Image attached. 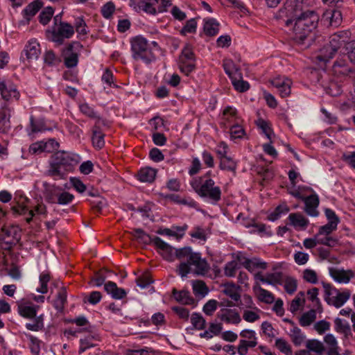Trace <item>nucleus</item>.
<instances>
[{
  "mask_svg": "<svg viewBox=\"0 0 355 355\" xmlns=\"http://www.w3.org/2000/svg\"><path fill=\"white\" fill-rule=\"evenodd\" d=\"M74 34L73 27L67 22H60L57 31L52 33V41L60 45L64 39H69Z\"/></svg>",
  "mask_w": 355,
  "mask_h": 355,
  "instance_id": "10",
  "label": "nucleus"
},
{
  "mask_svg": "<svg viewBox=\"0 0 355 355\" xmlns=\"http://www.w3.org/2000/svg\"><path fill=\"white\" fill-rule=\"evenodd\" d=\"M234 89L239 92H244L249 89L250 85L247 81L243 80L241 73H236V77L232 80Z\"/></svg>",
  "mask_w": 355,
  "mask_h": 355,
  "instance_id": "32",
  "label": "nucleus"
},
{
  "mask_svg": "<svg viewBox=\"0 0 355 355\" xmlns=\"http://www.w3.org/2000/svg\"><path fill=\"white\" fill-rule=\"evenodd\" d=\"M30 125L31 128V132H42L45 130V124L43 120H35L33 116L30 118Z\"/></svg>",
  "mask_w": 355,
  "mask_h": 355,
  "instance_id": "61",
  "label": "nucleus"
},
{
  "mask_svg": "<svg viewBox=\"0 0 355 355\" xmlns=\"http://www.w3.org/2000/svg\"><path fill=\"white\" fill-rule=\"evenodd\" d=\"M223 68L225 73L229 76L231 80L236 77V73H241L239 68L231 60H226L223 63Z\"/></svg>",
  "mask_w": 355,
  "mask_h": 355,
  "instance_id": "37",
  "label": "nucleus"
},
{
  "mask_svg": "<svg viewBox=\"0 0 355 355\" xmlns=\"http://www.w3.org/2000/svg\"><path fill=\"white\" fill-rule=\"evenodd\" d=\"M79 109L81 113L86 116L90 119H97L98 121L100 120V117L98 116L97 112H96L94 108L91 107L88 103H84L80 104Z\"/></svg>",
  "mask_w": 355,
  "mask_h": 355,
  "instance_id": "45",
  "label": "nucleus"
},
{
  "mask_svg": "<svg viewBox=\"0 0 355 355\" xmlns=\"http://www.w3.org/2000/svg\"><path fill=\"white\" fill-rule=\"evenodd\" d=\"M173 294L174 298L182 304H191L193 302V299L191 297L189 291H181L178 292L174 289Z\"/></svg>",
  "mask_w": 355,
  "mask_h": 355,
  "instance_id": "35",
  "label": "nucleus"
},
{
  "mask_svg": "<svg viewBox=\"0 0 355 355\" xmlns=\"http://www.w3.org/2000/svg\"><path fill=\"white\" fill-rule=\"evenodd\" d=\"M157 171L153 168H141L138 173V180L143 182H153L155 178Z\"/></svg>",
  "mask_w": 355,
  "mask_h": 355,
  "instance_id": "28",
  "label": "nucleus"
},
{
  "mask_svg": "<svg viewBox=\"0 0 355 355\" xmlns=\"http://www.w3.org/2000/svg\"><path fill=\"white\" fill-rule=\"evenodd\" d=\"M306 347L309 352H313L318 354H322V352L324 351L323 344L320 341L315 339L307 340Z\"/></svg>",
  "mask_w": 355,
  "mask_h": 355,
  "instance_id": "42",
  "label": "nucleus"
},
{
  "mask_svg": "<svg viewBox=\"0 0 355 355\" xmlns=\"http://www.w3.org/2000/svg\"><path fill=\"white\" fill-rule=\"evenodd\" d=\"M42 3L40 1H35L29 3L24 10V15L25 18L28 21L30 19L34 16L39 10L42 8Z\"/></svg>",
  "mask_w": 355,
  "mask_h": 355,
  "instance_id": "30",
  "label": "nucleus"
},
{
  "mask_svg": "<svg viewBox=\"0 0 355 355\" xmlns=\"http://www.w3.org/2000/svg\"><path fill=\"white\" fill-rule=\"evenodd\" d=\"M83 45L78 42H72L62 50L64 63L67 68H73L78 63Z\"/></svg>",
  "mask_w": 355,
  "mask_h": 355,
  "instance_id": "7",
  "label": "nucleus"
},
{
  "mask_svg": "<svg viewBox=\"0 0 355 355\" xmlns=\"http://www.w3.org/2000/svg\"><path fill=\"white\" fill-rule=\"evenodd\" d=\"M153 244L159 250V253L164 259L168 261H173L175 260L178 249L173 248L158 236L154 237Z\"/></svg>",
  "mask_w": 355,
  "mask_h": 355,
  "instance_id": "12",
  "label": "nucleus"
},
{
  "mask_svg": "<svg viewBox=\"0 0 355 355\" xmlns=\"http://www.w3.org/2000/svg\"><path fill=\"white\" fill-rule=\"evenodd\" d=\"M288 220L289 225L294 227L295 229L306 230L309 221L301 213H292L290 214Z\"/></svg>",
  "mask_w": 355,
  "mask_h": 355,
  "instance_id": "22",
  "label": "nucleus"
},
{
  "mask_svg": "<svg viewBox=\"0 0 355 355\" xmlns=\"http://www.w3.org/2000/svg\"><path fill=\"white\" fill-rule=\"evenodd\" d=\"M219 31V24L214 19H209L205 21L204 31L207 35L213 36L216 35Z\"/></svg>",
  "mask_w": 355,
  "mask_h": 355,
  "instance_id": "36",
  "label": "nucleus"
},
{
  "mask_svg": "<svg viewBox=\"0 0 355 355\" xmlns=\"http://www.w3.org/2000/svg\"><path fill=\"white\" fill-rule=\"evenodd\" d=\"M199 252L193 251L191 247H184L177 250L176 259L180 263L178 265L176 272L182 277H185L189 274L188 266Z\"/></svg>",
  "mask_w": 355,
  "mask_h": 355,
  "instance_id": "6",
  "label": "nucleus"
},
{
  "mask_svg": "<svg viewBox=\"0 0 355 355\" xmlns=\"http://www.w3.org/2000/svg\"><path fill=\"white\" fill-rule=\"evenodd\" d=\"M54 160L64 168V171H71L78 163V157L65 152H58L55 154Z\"/></svg>",
  "mask_w": 355,
  "mask_h": 355,
  "instance_id": "9",
  "label": "nucleus"
},
{
  "mask_svg": "<svg viewBox=\"0 0 355 355\" xmlns=\"http://www.w3.org/2000/svg\"><path fill=\"white\" fill-rule=\"evenodd\" d=\"M53 15V10L51 7L46 8L44 10H43L39 16V20L41 24L43 25L47 24L51 20L52 16Z\"/></svg>",
  "mask_w": 355,
  "mask_h": 355,
  "instance_id": "63",
  "label": "nucleus"
},
{
  "mask_svg": "<svg viewBox=\"0 0 355 355\" xmlns=\"http://www.w3.org/2000/svg\"><path fill=\"white\" fill-rule=\"evenodd\" d=\"M240 265L236 261L227 262L224 268V274L226 277H233L239 269Z\"/></svg>",
  "mask_w": 355,
  "mask_h": 355,
  "instance_id": "50",
  "label": "nucleus"
},
{
  "mask_svg": "<svg viewBox=\"0 0 355 355\" xmlns=\"http://www.w3.org/2000/svg\"><path fill=\"white\" fill-rule=\"evenodd\" d=\"M316 319V310L312 309L303 313L300 318L299 322L302 327L311 325Z\"/></svg>",
  "mask_w": 355,
  "mask_h": 355,
  "instance_id": "34",
  "label": "nucleus"
},
{
  "mask_svg": "<svg viewBox=\"0 0 355 355\" xmlns=\"http://www.w3.org/2000/svg\"><path fill=\"white\" fill-rule=\"evenodd\" d=\"M218 318L228 324H237L241 322L239 313L234 309H225L218 314Z\"/></svg>",
  "mask_w": 355,
  "mask_h": 355,
  "instance_id": "21",
  "label": "nucleus"
},
{
  "mask_svg": "<svg viewBox=\"0 0 355 355\" xmlns=\"http://www.w3.org/2000/svg\"><path fill=\"white\" fill-rule=\"evenodd\" d=\"M191 322L194 327V328L197 329H203L205 327V320L203 317L197 313L192 314L191 318Z\"/></svg>",
  "mask_w": 355,
  "mask_h": 355,
  "instance_id": "58",
  "label": "nucleus"
},
{
  "mask_svg": "<svg viewBox=\"0 0 355 355\" xmlns=\"http://www.w3.org/2000/svg\"><path fill=\"white\" fill-rule=\"evenodd\" d=\"M318 292L319 291L317 288H313L307 291V295L309 296V299L313 302V306L315 307L319 312H321L322 306L320 301L318 297Z\"/></svg>",
  "mask_w": 355,
  "mask_h": 355,
  "instance_id": "53",
  "label": "nucleus"
},
{
  "mask_svg": "<svg viewBox=\"0 0 355 355\" xmlns=\"http://www.w3.org/2000/svg\"><path fill=\"white\" fill-rule=\"evenodd\" d=\"M129 4L136 11L142 10L150 15H156L158 12L157 8L155 7V3L153 0H149V1H140L137 4L135 0H130Z\"/></svg>",
  "mask_w": 355,
  "mask_h": 355,
  "instance_id": "20",
  "label": "nucleus"
},
{
  "mask_svg": "<svg viewBox=\"0 0 355 355\" xmlns=\"http://www.w3.org/2000/svg\"><path fill=\"white\" fill-rule=\"evenodd\" d=\"M44 63L49 66H55L60 62V60L56 57L51 50L47 51L44 55Z\"/></svg>",
  "mask_w": 355,
  "mask_h": 355,
  "instance_id": "60",
  "label": "nucleus"
},
{
  "mask_svg": "<svg viewBox=\"0 0 355 355\" xmlns=\"http://www.w3.org/2000/svg\"><path fill=\"white\" fill-rule=\"evenodd\" d=\"M73 194L64 191L62 188L55 203L61 205H69L73 201Z\"/></svg>",
  "mask_w": 355,
  "mask_h": 355,
  "instance_id": "54",
  "label": "nucleus"
},
{
  "mask_svg": "<svg viewBox=\"0 0 355 355\" xmlns=\"http://www.w3.org/2000/svg\"><path fill=\"white\" fill-rule=\"evenodd\" d=\"M67 171H64V168L60 165L58 164L54 160V163L51 165L50 170L49 171V175L56 178H64Z\"/></svg>",
  "mask_w": 355,
  "mask_h": 355,
  "instance_id": "44",
  "label": "nucleus"
},
{
  "mask_svg": "<svg viewBox=\"0 0 355 355\" xmlns=\"http://www.w3.org/2000/svg\"><path fill=\"white\" fill-rule=\"evenodd\" d=\"M67 302V291L64 288H62L58 295L56 299L54 300L53 306L58 311H62L64 309V304Z\"/></svg>",
  "mask_w": 355,
  "mask_h": 355,
  "instance_id": "39",
  "label": "nucleus"
},
{
  "mask_svg": "<svg viewBox=\"0 0 355 355\" xmlns=\"http://www.w3.org/2000/svg\"><path fill=\"white\" fill-rule=\"evenodd\" d=\"M292 341L296 346H300L304 340V336L302 334L300 328L297 326H294V327L291 330L290 334Z\"/></svg>",
  "mask_w": 355,
  "mask_h": 355,
  "instance_id": "48",
  "label": "nucleus"
},
{
  "mask_svg": "<svg viewBox=\"0 0 355 355\" xmlns=\"http://www.w3.org/2000/svg\"><path fill=\"white\" fill-rule=\"evenodd\" d=\"M329 274L336 282L344 284L348 283L354 276V272L351 270H345L334 268H329Z\"/></svg>",
  "mask_w": 355,
  "mask_h": 355,
  "instance_id": "19",
  "label": "nucleus"
},
{
  "mask_svg": "<svg viewBox=\"0 0 355 355\" xmlns=\"http://www.w3.org/2000/svg\"><path fill=\"white\" fill-rule=\"evenodd\" d=\"M276 347L286 355H292L293 352L291 345L284 338H277L275 340Z\"/></svg>",
  "mask_w": 355,
  "mask_h": 355,
  "instance_id": "52",
  "label": "nucleus"
},
{
  "mask_svg": "<svg viewBox=\"0 0 355 355\" xmlns=\"http://www.w3.org/2000/svg\"><path fill=\"white\" fill-rule=\"evenodd\" d=\"M293 19L295 20L293 27V39L298 43H303L316 28L319 16L315 11L306 10L300 15L294 17Z\"/></svg>",
  "mask_w": 355,
  "mask_h": 355,
  "instance_id": "1",
  "label": "nucleus"
},
{
  "mask_svg": "<svg viewBox=\"0 0 355 355\" xmlns=\"http://www.w3.org/2000/svg\"><path fill=\"white\" fill-rule=\"evenodd\" d=\"M324 291V300L329 304V302L331 301L333 296H335L338 290L329 283H322Z\"/></svg>",
  "mask_w": 355,
  "mask_h": 355,
  "instance_id": "55",
  "label": "nucleus"
},
{
  "mask_svg": "<svg viewBox=\"0 0 355 355\" xmlns=\"http://www.w3.org/2000/svg\"><path fill=\"white\" fill-rule=\"evenodd\" d=\"M350 297V292L349 291H345L342 293H340L338 291L335 296H333L331 301L329 302V305H333L336 308L341 307L349 299Z\"/></svg>",
  "mask_w": 355,
  "mask_h": 355,
  "instance_id": "27",
  "label": "nucleus"
},
{
  "mask_svg": "<svg viewBox=\"0 0 355 355\" xmlns=\"http://www.w3.org/2000/svg\"><path fill=\"white\" fill-rule=\"evenodd\" d=\"M40 306L35 304L22 303L18 305V313L21 317L27 319H33L31 322H27L25 324L28 330L39 331L44 328V315L42 313L37 315Z\"/></svg>",
  "mask_w": 355,
  "mask_h": 355,
  "instance_id": "3",
  "label": "nucleus"
},
{
  "mask_svg": "<svg viewBox=\"0 0 355 355\" xmlns=\"http://www.w3.org/2000/svg\"><path fill=\"white\" fill-rule=\"evenodd\" d=\"M304 0H286L284 6L275 14L277 19L282 21L286 26L293 25L294 17L304 12Z\"/></svg>",
  "mask_w": 355,
  "mask_h": 355,
  "instance_id": "4",
  "label": "nucleus"
},
{
  "mask_svg": "<svg viewBox=\"0 0 355 355\" xmlns=\"http://www.w3.org/2000/svg\"><path fill=\"white\" fill-rule=\"evenodd\" d=\"M25 55L26 59L28 62H32L37 60L40 54V44L35 40H31L25 46L21 55V58L24 59L23 55Z\"/></svg>",
  "mask_w": 355,
  "mask_h": 355,
  "instance_id": "15",
  "label": "nucleus"
},
{
  "mask_svg": "<svg viewBox=\"0 0 355 355\" xmlns=\"http://www.w3.org/2000/svg\"><path fill=\"white\" fill-rule=\"evenodd\" d=\"M132 235L139 243L144 244L153 243L154 237L152 238L141 229H135L132 232Z\"/></svg>",
  "mask_w": 355,
  "mask_h": 355,
  "instance_id": "38",
  "label": "nucleus"
},
{
  "mask_svg": "<svg viewBox=\"0 0 355 355\" xmlns=\"http://www.w3.org/2000/svg\"><path fill=\"white\" fill-rule=\"evenodd\" d=\"M290 211L288 207L286 204H282L277 206L274 211L270 214L268 219L271 221L277 220L282 214L288 213Z\"/></svg>",
  "mask_w": 355,
  "mask_h": 355,
  "instance_id": "49",
  "label": "nucleus"
},
{
  "mask_svg": "<svg viewBox=\"0 0 355 355\" xmlns=\"http://www.w3.org/2000/svg\"><path fill=\"white\" fill-rule=\"evenodd\" d=\"M335 329L337 332L345 334V336H348L351 334V328L349 323L340 318H336L334 321Z\"/></svg>",
  "mask_w": 355,
  "mask_h": 355,
  "instance_id": "40",
  "label": "nucleus"
},
{
  "mask_svg": "<svg viewBox=\"0 0 355 355\" xmlns=\"http://www.w3.org/2000/svg\"><path fill=\"white\" fill-rule=\"evenodd\" d=\"M189 273H193L196 275L204 276L210 270L209 264L205 259L202 258L201 254L199 252L198 255L188 266Z\"/></svg>",
  "mask_w": 355,
  "mask_h": 355,
  "instance_id": "11",
  "label": "nucleus"
},
{
  "mask_svg": "<svg viewBox=\"0 0 355 355\" xmlns=\"http://www.w3.org/2000/svg\"><path fill=\"white\" fill-rule=\"evenodd\" d=\"M271 84L277 88L279 95L282 97H287L291 94V80L284 77H277L272 80Z\"/></svg>",
  "mask_w": 355,
  "mask_h": 355,
  "instance_id": "16",
  "label": "nucleus"
},
{
  "mask_svg": "<svg viewBox=\"0 0 355 355\" xmlns=\"http://www.w3.org/2000/svg\"><path fill=\"white\" fill-rule=\"evenodd\" d=\"M223 293L232 300L239 302L241 300V287L234 282H227L223 284Z\"/></svg>",
  "mask_w": 355,
  "mask_h": 355,
  "instance_id": "25",
  "label": "nucleus"
},
{
  "mask_svg": "<svg viewBox=\"0 0 355 355\" xmlns=\"http://www.w3.org/2000/svg\"><path fill=\"white\" fill-rule=\"evenodd\" d=\"M193 291L195 295L201 297L205 296L209 292L207 285L201 280H196L193 282Z\"/></svg>",
  "mask_w": 355,
  "mask_h": 355,
  "instance_id": "41",
  "label": "nucleus"
},
{
  "mask_svg": "<svg viewBox=\"0 0 355 355\" xmlns=\"http://www.w3.org/2000/svg\"><path fill=\"white\" fill-rule=\"evenodd\" d=\"M180 61L182 60H194L195 56L192 48L189 44H187L182 51L180 56Z\"/></svg>",
  "mask_w": 355,
  "mask_h": 355,
  "instance_id": "62",
  "label": "nucleus"
},
{
  "mask_svg": "<svg viewBox=\"0 0 355 355\" xmlns=\"http://www.w3.org/2000/svg\"><path fill=\"white\" fill-rule=\"evenodd\" d=\"M51 279V276L49 272H42L40 275V286L36 289L37 293L45 294L48 292V283Z\"/></svg>",
  "mask_w": 355,
  "mask_h": 355,
  "instance_id": "43",
  "label": "nucleus"
},
{
  "mask_svg": "<svg viewBox=\"0 0 355 355\" xmlns=\"http://www.w3.org/2000/svg\"><path fill=\"white\" fill-rule=\"evenodd\" d=\"M304 202V211L309 216H318L319 212L317 209L319 205V198L316 194H312L309 196L304 197L302 200Z\"/></svg>",
  "mask_w": 355,
  "mask_h": 355,
  "instance_id": "18",
  "label": "nucleus"
},
{
  "mask_svg": "<svg viewBox=\"0 0 355 355\" xmlns=\"http://www.w3.org/2000/svg\"><path fill=\"white\" fill-rule=\"evenodd\" d=\"M30 340L29 347L33 355H40L41 341L36 337L26 334Z\"/></svg>",
  "mask_w": 355,
  "mask_h": 355,
  "instance_id": "56",
  "label": "nucleus"
},
{
  "mask_svg": "<svg viewBox=\"0 0 355 355\" xmlns=\"http://www.w3.org/2000/svg\"><path fill=\"white\" fill-rule=\"evenodd\" d=\"M0 94L6 101L19 100L20 94L15 85L10 81H6L0 78Z\"/></svg>",
  "mask_w": 355,
  "mask_h": 355,
  "instance_id": "13",
  "label": "nucleus"
},
{
  "mask_svg": "<svg viewBox=\"0 0 355 355\" xmlns=\"http://www.w3.org/2000/svg\"><path fill=\"white\" fill-rule=\"evenodd\" d=\"M205 178V176L193 178L190 183L191 186L200 198L216 205L221 199V189L215 185V182L212 179Z\"/></svg>",
  "mask_w": 355,
  "mask_h": 355,
  "instance_id": "2",
  "label": "nucleus"
},
{
  "mask_svg": "<svg viewBox=\"0 0 355 355\" xmlns=\"http://www.w3.org/2000/svg\"><path fill=\"white\" fill-rule=\"evenodd\" d=\"M51 145L54 147V145L55 147H58V143L56 142L54 139H50L47 143L45 144H34L31 146L30 150L32 151L33 153H36L37 152H42L46 150V146Z\"/></svg>",
  "mask_w": 355,
  "mask_h": 355,
  "instance_id": "59",
  "label": "nucleus"
},
{
  "mask_svg": "<svg viewBox=\"0 0 355 355\" xmlns=\"http://www.w3.org/2000/svg\"><path fill=\"white\" fill-rule=\"evenodd\" d=\"M10 110L6 106L3 105L0 108V132H7L10 129Z\"/></svg>",
  "mask_w": 355,
  "mask_h": 355,
  "instance_id": "24",
  "label": "nucleus"
},
{
  "mask_svg": "<svg viewBox=\"0 0 355 355\" xmlns=\"http://www.w3.org/2000/svg\"><path fill=\"white\" fill-rule=\"evenodd\" d=\"M179 68L181 72L187 76L193 71L196 69L195 60H182L179 62Z\"/></svg>",
  "mask_w": 355,
  "mask_h": 355,
  "instance_id": "51",
  "label": "nucleus"
},
{
  "mask_svg": "<svg viewBox=\"0 0 355 355\" xmlns=\"http://www.w3.org/2000/svg\"><path fill=\"white\" fill-rule=\"evenodd\" d=\"M104 134L101 132L100 128L94 125L92 129V144L96 148L101 149L105 145Z\"/></svg>",
  "mask_w": 355,
  "mask_h": 355,
  "instance_id": "29",
  "label": "nucleus"
},
{
  "mask_svg": "<svg viewBox=\"0 0 355 355\" xmlns=\"http://www.w3.org/2000/svg\"><path fill=\"white\" fill-rule=\"evenodd\" d=\"M258 291V299L264 303L272 304L275 301L274 295L270 291L259 286Z\"/></svg>",
  "mask_w": 355,
  "mask_h": 355,
  "instance_id": "47",
  "label": "nucleus"
},
{
  "mask_svg": "<svg viewBox=\"0 0 355 355\" xmlns=\"http://www.w3.org/2000/svg\"><path fill=\"white\" fill-rule=\"evenodd\" d=\"M351 71L350 67L345 60L336 61L333 65L334 74L338 77L348 76Z\"/></svg>",
  "mask_w": 355,
  "mask_h": 355,
  "instance_id": "26",
  "label": "nucleus"
},
{
  "mask_svg": "<svg viewBox=\"0 0 355 355\" xmlns=\"http://www.w3.org/2000/svg\"><path fill=\"white\" fill-rule=\"evenodd\" d=\"M332 46L329 44L324 45L320 50V53L316 56L318 61L326 62L331 59L336 52L331 51Z\"/></svg>",
  "mask_w": 355,
  "mask_h": 355,
  "instance_id": "33",
  "label": "nucleus"
},
{
  "mask_svg": "<svg viewBox=\"0 0 355 355\" xmlns=\"http://www.w3.org/2000/svg\"><path fill=\"white\" fill-rule=\"evenodd\" d=\"M105 291L116 300L123 299L126 295V291L121 288H119L116 283L108 282L104 284Z\"/></svg>",
  "mask_w": 355,
  "mask_h": 355,
  "instance_id": "23",
  "label": "nucleus"
},
{
  "mask_svg": "<svg viewBox=\"0 0 355 355\" xmlns=\"http://www.w3.org/2000/svg\"><path fill=\"white\" fill-rule=\"evenodd\" d=\"M42 194L44 200L49 203H55L62 187L46 182L43 183Z\"/></svg>",
  "mask_w": 355,
  "mask_h": 355,
  "instance_id": "17",
  "label": "nucleus"
},
{
  "mask_svg": "<svg viewBox=\"0 0 355 355\" xmlns=\"http://www.w3.org/2000/svg\"><path fill=\"white\" fill-rule=\"evenodd\" d=\"M220 169L235 172L236 163L231 157L226 156L220 157Z\"/></svg>",
  "mask_w": 355,
  "mask_h": 355,
  "instance_id": "46",
  "label": "nucleus"
},
{
  "mask_svg": "<svg viewBox=\"0 0 355 355\" xmlns=\"http://www.w3.org/2000/svg\"><path fill=\"white\" fill-rule=\"evenodd\" d=\"M351 37V33L348 30L338 31L333 34L330 37L329 44L332 46L331 51L337 52V51L343 44L347 43Z\"/></svg>",
  "mask_w": 355,
  "mask_h": 355,
  "instance_id": "14",
  "label": "nucleus"
},
{
  "mask_svg": "<svg viewBox=\"0 0 355 355\" xmlns=\"http://www.w3.org/2000/svg\"><path fill=\"white\" fill-rule=\"evenodd\" d=\"M20 230L17 226H4L0 231V240L3 241L5 246L1 248L10 250L19 240Z\"/></svg>",
  "mask_w": 355,
  "mask_h": 355,
  "instance_id": "8",
  "label": "nucleus"
},
{
  "mask_svg": "<svg viewBox=\"0 0 355 355\" xmlns=\"http://www.w3.org/2000/svg\"><path fill=\"white\" fill-rule=\"evenodd\" d=\"M35 214L46 216V206L44 203L40 202L35 207V210L28 211L29 217L26 218V221L28 223H30L32 220V218Z\"/></svg>",
  "mask_w": 355,
  "mask_h": 355,
  "instance_id": "57",
  "label": "nucleus"
},
{
  "mask_svg": "<svg viewBox=\"0 0 355 355\" xmlns=\"http://www.w3.org/2000/svg\"><path fill=\"white\" fill-rule=\"evenodd\" d=\"M303 278L306 282L313 284L318 281L317 273L312 269H305L303 272Z\"/></svg>",
  "mask_w": 355,
  "mask_h": 355,
  "instance_id": "64",
  "label": "nucleus"
},
{
  "mask_svg": "<svg viewBox=\"0 0 355 355\" xmlns=\"http://www.w3.org/2000/svg\"><path fill=\"white\" fill-rule=\"evenodd\" d=\"M326 93L331 96H338L343 92L341 85L334 80H331L327 85H323Z\"/></svg>",
  "mask_w": 355,
  "mask_h": 355,
  "instance_id": "31",
  "label": "nucleus"
},
{
  "mask_svg": "<svg viewBox=\"0 0 355 355\" xmlns=\"http://www.w3.org/2000/svg\"><path fill=\"white\" fill-rule=\"evenodd\" d=\"M132 56L135 60H142L146 64H150L155 60L147 40L141 35L133 37L131 41Z\"/></svg>",
  "mask_w": 355,
  "mask_h": 355,
  "instance_id": "5",
  "label": "nucleus"
}]
</instances>
